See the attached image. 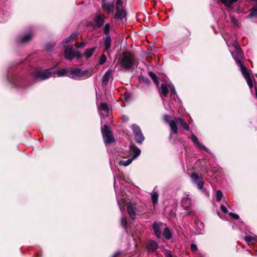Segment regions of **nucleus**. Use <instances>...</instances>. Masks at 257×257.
<instances>
[{
	"mask_svg": "<svg viewBox=\"0 0 257 257\" xmlns=\"http://www.w3.org/2000/svg\"><path fill=\"white\" fill-rule=\"evenodd\" d=\"M226 41V44L228 47L232 46L234 49V53H233L231 52L232 57L235 60L238 66L240 67V71L243 75L244 78L246 81V82L250 88H251L253 86L252 80L250 78L249 73L247 69L243 66L241 62V60L243 58V54L241 50L239 47L238 44L236 42V39L233 38L227 39L226 37L224 38Z\"/></svg>",
	"mask_w": 257,
	"mask_h": 257,
	"instance_id": "1",
	"label": "nucleus"
},
{
	"mask_svg": "<svg viewBox=\"0 0 257 257\" xmlns=\"http://www.w3.org/2000/svg\"><path fill=\"white\" fill-rule=\"evenodd\" d=\"M115 183V179L114 178V187L116 195L117 203L120 211L121 212L124 211L125 210L124 207L125 205H127V211L130 218L132 219H135L136 215V204L132 202L128 201V199L122 192H120L121 194H119V193L116 188Z\"/></svg>",
	"mask_w": 257,
	"mask_h": 257,
	"instance_id": "2",
	"label": "nucleus"
},
{
	"mask_svg": "<svg viewBox=\"0 0 257 257\" xmlns=\"http://www.w3.org/2000/svg\"><path fill=\"white\" fill-rule=\"evenodd\" d=\"M92 75V72L83 71L80 68H65V76L73 79H80L82 77H89Z\"/></svg>",
	"mask_w": 257,
	"mask_h": 257,
	"instance_id": "3",
	"label": "nucleus"
},
{
	"mask_svg": "<svg viewBox=\"0 0 257 257\" xmlns=\"http://www.w3.org/2000/svg\"><path fill=\"white\" fill-rule=\"evenodd\" d=\"M54 75H56L58 77L63 76L64 75V69H62L59 71H55L53 69H50L42 72H36L35 78L36 79L44 80Z\"/></svg>",
	"mask_w": 257,
	"mask_h": 257,
	"instance_id": "4",
	"label": "nucleus"
},
{
	"mask_svg": "<svg viewBox=\"0 0 257 257\" xmlns=\"http://www.w3.org/2000/svg\"><path fill=\"white\" fill-rule=\"evenodd\" d=\"M135 63V57L131 53L123 54L120 61V64L121 67L126 70L133 68Z\"/></svg>",
	"mask_w": 257,
	"mask_h": 257,
	"instance_id": "5",
	"label": "nucleus"
},
{
	"mask_svg": "<svg viewBox=\"0 0 257 257\" xmlns=\"http://www.w3.org/2000/svg\"><path fill=\"white\" fill-rule=\"evenodd\" d=\"M101 132L105 144H110L114 142V138L108 125H104L101 128Z\"/></svg>",
	"mask_w": 257,
	"mask_h": 257,
	"instance_id": "6",
	"label": "nucleus"
},
{
	"mask_svg": "<svg viewBox=\"0 0 257 257\" xmlns=\"http://www.w3.org/2000/svg\"><path fill=\"white\" fill-rule=\"evenodd\" d=\"M191 178L193 183L197 186L199 190L206 192V190L203 187L204 181L201 176L199 175L196 173H194L191 175Z\"/></svg>",
	"mask_w": 257,
	"mask_h": 257,
	"instance_id": "7",
	"label": "nucleus"
},
{
	"mask_svg": "<svg viewBox=\"0 0 257 257\" xmlns=\"http://www.w3.org/2000/svg\"><path fill=\"white\" fill-rule=\"evenodd\" d=\"M141 154V150L136 146L130 145L129 150L126 154H121L122 158H126L131 157L133 160L137 158Z\"/></svg>",
	"mask_w": 257,
	"mask_h": 257,
	"instance_id": "8",
	"label": "nucleus"
},
{
	"mask_svg": "<svg viewBox=\"0 0 257 257\" xmlns=\"http://www.w3.org/2000/svg\"><path fill=\"white\" fill-rule=\"evenodd\" d=\"M136 141L139 144H142L145 138L142 132L141 128L137 124H133L131 126Z\"/></svg>",
	"mask_w": 257,
	"mask_h": 257,
	"instance_id": "9",
	"label": "nucleus"
},
{
	"mask_svg": "<svg viewBox=\"0 0 257 257\" xmlns=\"http://www.w3.org/2000/svg\"><path fill=\"white\" fill-rule=\"evenodd\" d=\"M81 57V54L78 51L73 50L72 46L65 49V59L71 60L74 58L79 59Z\"/></svg>",
	"mask_w": 257,
	"mask_h": 257,
	"instance_id": "10",
	"label": "nucleus"
},
{
	"mask_svg": "<svg viewBox=\"0 0 257 257\" xmlns=\"http://www.w3.org/2000/svg\"><path fill=\"white\" fill-rule=\"evenodd\" d=\"M166 226L165 223L161 222H155L153 224V229L154 232V234L157 237L160 238L162 235L161 230L164 228Z\"/></svg>",
	"mask_w": 257,
	"mask_h": 257,
	"instance_id": "11",
	"label": "nucleus"
},
{
	"mask_svg": "<svg viewBox=\"0 0 257 257\" xmlns=\"http://www.w3.org/2000/svg\"><path fill=\"white\" fill-rule=\"evenodd\" d=\"M97 109L101 117H105L108 115L109 106L105 102H100L97 106Z\"/></svg>",
	"mask_w": 257,
	"mask_h": 257,
	"instance_id": "12",
	"label": "nucleus"
},
{
	"mask_svg": "<svg viewBox=\"0 0 257 257\" xmlns=\"http://www.w3.org/2000/svg\"><path fill=\"white\" fill-rule=\"evenodd\" d=\"M94 27L97 28L101 27L104 23V16L101 13H97L94 15L93 19Z\"/></svg>",
	"mask_w": 257,
	"mask_h": 257,
	"instance_id": "13",
	"label": "nucleus"
},
{
	"mask_svg": "<svg viewBox=\"0 0 257 257\" xmlns=\"http://www.w3.org/2000/svg\"><path fill=\"white\" fill-rule=\"evenodd\" d=\"M102 8L104 12L107 14L112 13L114 9L113 3H105L104 1H102Z\"/></svg>",
	"mask_w": 257,
	"mask_h": 257,
	"instance_id": "14",
	"label": "nucleus"
},
{
	"mask_svg": "<svg viewBox=\"0 0 257 257\" xmlns=\"http://www.w3.org/2000/svg\"><path fill=\"white\" fill-rule=\"evenodd\" d=\"M182 205L185 210H188L192 205L191 200L188 195H185L182 199Z\"/></svg>",
	"mask_w": 257,
	"mask_h": 257,
	"instance_id": "15",
	"label": "nucleus"
},
{
	"mask_svg": "<svg viewBox=\"0 0 257 257\" xmlns=\"http://www.w3.org/2000/svg\"><path fill=\"white\" fill-rule=\"evenodd\" d=\"M112 73V70H108L105 72V73L103 75L102 80V85L103 87H105L107 85L108 81L110 77L111 76Z\"/></svg>",
	"mask_w": 257,
	"mask_h": 257,
	"instance_id": "16",
	"label": "nucleus"
},
{
	"mask_svg": "<svg viewBox=\"0 0 257 257\" xmlns=\"http://www.w3.org/2000/svg\"><path fill=\"white\" fill-rule=\"evenodd\" d=\"M191 140L196 147L199 149L207 152V149L199 142L197 138L195 135H192L191 136Z\"/></svg>",
	"mask_w": 257,
	"mask_h": 257,
	"instance_id": "17",
	"label": "nucleus"
},
{
	"mask_svg": "<svg viewBox=\"0 0 257 257\" xmlns=\"http://www.w3.org/2000/svg\"><path fill=\"white\" fill-rule=\"evenodd\" d=\"M147 247L149 251L154 252L158 248V244L156 241L151 240L147 243Z\"/></svg>",
	"mask_w": 257,
	"mask_h": 257,
	"instance_id": "18",
	"label": "nucleus"
},
{
	"mask_svg": "<svg viewBox=\"0 0 257 257\" xmlns=\"http://www.w3.org/2000/svg\"><path fill=\"white\" fill-rule=\"evenodd\" d=\"M176 118L174 120H171L169 122V125L171 129V131L174 134H177L178 133V127L177 126V123H178V122H177Z\"/></svg>",
	"mask_w": 257,
	"mask_h": 257,
	"instance_id": "19",
	"label": "nucleus"
},
{
	"mask_svg": "<svg viewBox=\"0 0 257 257\" xmlns=\"http://www.w3.org/2000/svg\"><path fill=\"white\" fill-rule=\"evenodd\" d=\"M103 40L105 46L104 51H107L111 47V39L110 35H107L103 37Z\"/></svg>",
	"mask_w": 257,
	"mask_h": 257,
	"instance_id": "20",
	"label": "nucleus"
},
{
	"mask_svg": "<svg viewBox=\"0 0 257 257\" xmlns=\"http://www.w3.org/2000/svg\"><path fill=\"white\" fill-rule=\"evenodd\" d=\"M116 13L114 17L115 19H119L122 20L125 17V12L123 10V8H121L119 9H116Z\"/></svg>",
	"mask_w": 257,
	"mask_h": 257,
	"instance_id": "21",
	"label": "nucleus"
},
{
	"mask_svg": "<svg viewBox=\"0 0 257 257\" xmlns=\"http://www.w3.org/2000/svg\"><path fill=\"white\" fill-rule=\"evenodd\" d=\"M79 35V33L78 31L72 33L69 36L65 38V44L73 41L76 39Z\"/></svg>",
	"mask_w": 257,
	"mask_h": 257,
	"instance_id": "22",
	"label": "nucleus"
},
{
	"mask_svg": "<svg viewBox=\"0 0 257 257\" xmlns=\"http://www.w3.org/2000/svg\"><path fill=\"white\" fill-rule=\"evenodd\" d=\"M158 194L155 190V188L151 193V199L152 203L155 206V205L158 203Z\"/></svg>",
	"mask_w": 257,
	"mask_h": 257,
	"instance_id": "23",
	"label": "nucleus"
},
{
	"mask_svg": "<svg viewBox=\"0 0 257 257\" xmlns=\"http://www.w3.org/2000/svg\"><path fill=\"white\" fill-rule=\"evenodd\" d=\"M163 229L164 231L163 233V235L164 236V237L167 239H170L172 237V234L169 228L166 227L165 226H164V228H163Z\"/></svg>",
	"mask_w": 257,
	"mask_h": 257,
	"instance_id": "24",
	"label": "nucleus"
},
{
	"mask_svg": "<svg viewBox=\"0 0 257 257\" xmlns=\"http://www.w3.org/2000/svg\"><path fill=\"white\" fill-rule=\"evenodd\" d=\"M95 50V47H93V48H89V49H87L85 50V53H84L85 57L86 58H90L92 55V54L94 52Z\"/></svg>",
	"mask_w": 257,
	"mask_h": 257,
	"instance_id": "25",
	"label": "nucleus"
},
{
	"mask_svg": "<svg viewBox=\"0 0 257 257\" xmlns=\"http://www.w3.org/2000/svg\"><path fill=\"white\" fill-rule=\"evenodd\" d=\"M177 122H178V123H180L182 126L187 131L189 130V125L185 122V121L181 118H176Z\"/></svg>",
	"mask_w": 257,
	"mask_h": 257,
	"instance_id": "26",
	"label": "nucleus"
},
{
	"mask_svg": "<svg viewBox=\"0 0 257 257\" xmlns=\"http://www.w3.org/2000/svg\"><path fill=\"white\" fill-rule=\"evenodd\" d=\"M130 158H128L127 160H120L118 162V164L120 166H128L133 161V159L130 157Z\"/></svg>",
	"mask_w": 257,
	"mask_h": 257,
	"instance_id": "27",
	"label": "nucleus"
},
{
	"mask_svg": "<svg viewBox=\"0 0 257 257\" xmlns=\"http://www.w3.org/2000/svg\"><path fill=\"white\" fill-rule=\"evenodd\" d=\"M168 87L170 88L171 91V97L173 99H175V97L176 96V93L175 91V89L172 84L170 83L168 85Z\"/></svg>",
	"mask_w": 257,
	"mask_h": 257,
	"instance_id": "28",
	"label": "nucleus"
},
{
	"mask_svg": "<svg viewBox=\"0 0 257 257\" xmlns=\"http://www.w3.org/2000/svg\"><path fill=\"white\" fill-rule=\"evenodd\" d=\"M161 92L164 97H166L168 93V87L165 84H162L161 86Z\"/></svg>",
	"mask_w": 257,
	"mask_h": 257,
	"instance_id": "29",
	"label": "nucleus"
},
{
	"mask_svg": "<svg viewBox=\"0 0 257 257\" xmlns=\"http://www.w3.org/2000/svg\"><path fill=\"white\" fill-rule=\"evenodd\" d=\"M244 240L248 243L257 241V239H256V237L250 236V235L245 236L244 237Z\"/></svg>",
	"mask_w": 257,
	"mask_h": 257,
	"instance_id": "30",
	"label": "nucleus"
},
{
	"mask_svg": "<svg viewBox=\"0 0 257 257\" xmlns=\"http://www.w3.org/2000/svg\"><path fill=\"white\" fill-rule=\"evenodd\" d=\"M225 6L229 7L233 3H235L238 0H220Z\"/></svg>",
	"mask_w": 257,
	"mask_h": 257,
	"instance_id": "31",
	"label": "nucleus"
},
{
	"mask_svg": "<svg viewBox=\"0 0 257 257\" xmlns=\"http://www.w3.org/2000/svg\"><path fill=\"white\" fill-rule=\"evenodd\" d=\"M251 17L257 18V4L255 6V7L254 8L252 9L250 13L248 15V16L246 18H250Z\"/></svg>",
	"mask_w": 257,
	"mask_h": 257,
	"instance_id": "32",
	"label": "nucleus"
},
{
	"mask_svg": "<svg viewBox=\"0 0 257 257\" xmlns=\"http://www.w3.org/2000/svg\"><path fill=\"white\" fill-rule=\"evenodd\" d=\"M32 37V35L31 34H27L23 36L21 40V42L22 43H26L28 42Z\"/></svg>",
	"mask_w": 257,
	"mask_h": 257,
	"instance_id": "33",
	"label": "nucleus"
},
{
	"mask_svg": "<svg viewBox=\"0 0 257 257\" xmlns=\"http://www.w3.org/2000/svg\"><path fill=\"white\" fill-rule=\"evenodd\" d=\"M149 75L152 79L154 81V82L158 84L159 82V79L156 75L153 72H150Z\"/></svg>",
	"mask_w": 257,
	"mask_h": 257,
	"instance_id": "34",
	"label": "nucleus"
},
{
	"mask_svg": "<svg viewBox=\"0 0 257 257\" xmlns=\"http://www.w3.org/2000/svg\"><path fill=\"white\" fill-rule=\"evenodd\" d=\"M110 28V25L109 23H107L104 25L103 28V33L106 36L109 35L108 34L109 33Z\"/></svg>",
	"mask_w": 257,
	"mask_h": 257,
	"instance_id": "35",
	"label": "nucleus"
},
{
	"mask_svg": "<svg viewBox=\"0 0 257 257\" xmlns=\"http://www.w3.org/2000/svg\"><path fill=\"white\" fill-rule=\"evenodd\" d=\"M222 196L223 194L221 191H217L216 192V201L218 202L221 201Z\"/></svg>",
	"mask_w": 257,
	"mask_h": 257,
	"instance_id": "36",
	"label": "nucleus"
},
{
	"mask_svg": "<svg viewBox=\"0 0 257 257\" xmlns=\"http://www.w3.org/2000/svg\"><path fill=\"white\" fill-rule=\"evenodd\" d=\"M106 61V57L105 55L103 54L101 55L100 60H99V64L100 65H103Z\"/></svg>",
	"mask_w": 257,
	"mask_h": 257,
	"instance_id": "37",
	"label": "nucleus"
},
{
	"mask_svg": "<svg viewBox=\"0 0 257 257\" xmlns=\"http://www.w3.org/2000/svg\"><path fill=\"white\" fill-rule=\"evenodd\" d=\"M116 9H119L121 8H123L122 0H116Z\"/></svg>",
	"mask_w": 257,
	"mask_h": 257,
	"instance_id": "38",
	"label": "nucleus"
},
{
	"mask_svg": "<svg viewBox=\"0 0 257 257\" xmlns=\"http://www.w3.org/2000/svg\"><path fill=\"white\" fill-rule=\"evenodd\" d=\"M230 21L234 25L237 26L238 24V21L233 16L230 17Z\"/></svg>",
	"mask_w": 257,
	"mask_h": 257,
	"instance_id": "39",
	"label": "nucleus"
},
{
	"mask_svg": "<svg viewBox=\"0 0 257 257\" xmlns=\"http://www.w3.org/2000/svg\"><path fill=\"white\" fill-rule=\"evenodd\" d=\"M121 225L124 227L125 228V226L126 225V223H127V221H126V219L125 217H122L121 218Z\"/></svg>",
	"mask_w": 257,
	"mask_h": 257,
	"instance_id": "40",
	"label": "nucleus"
},
{
	"mask_svg": "<svg viewBox=\"0 0 257 257\" xmlns=\"http://www.w3.org/2000/svg\"><path fill=\"white\" fill-rule=\"evenodd\" d=\"M86 45V43L85 42H81L78 44H75V46L77 48L80 47H84Z\"/></svg>",
	"mask_w": 257,
	"mask_h": 257,
	"instance_id": "41",
	"label": "nucleus"
},
{
	"mask_svg": "<svg viewBox=\"0 0 257 257\" xmlns=\"http://www.w3.org/2000/svg\"><path fill=\"white\" fill-rule=\"evenodd\" d=\"M171 116L169 115H167V114H166L163 117V119L166 122V123H168V124L169 123V122L170 121V118Z\"/></svg>",
	"mask_w": 257,
	"mask_h": 257,
	"instance_id": "42",
	"label": "nucleus"
},
{
	"mask_svg": "<svg viewBox=\"0 0 257 257\" xmlns=\"http://www.w3.org/2000/svg\"><path fill=\"white\" fill-rule=\"evenodd\" d=\"M191 249L192 251H196L198 249L197 245L194 243H192L191 244Z\"/></svg>",
	"mask_w": 257,
	"mask_h": 257,
	"instance_id": "43",
	"label": "nucleus"
},
{
	"mask_svg": "<svg viewBox=\"0 0 257 257\" xmlns=\"http://www.w3.org/2000/svg\"><path fill=\"white\" fill-rule=\"evenodd\" d=\"M229 215L231 216L232 218H233L234 219H239V216L236 214H235L233 212H230L229 213Z\"/></svg>",
	"mask_w": 257,
	"mask_h": 257,
	"instance_id": "44",
	"label": "nucleus"
},
{
	"mask_svg": "<svg viewBox=\"0 0 257 257\" xmlns=\"http://www.w3.org/2000/svg\"><path fill=\"white\" fill-rule=\"evenodd\" d=\"M220 209L221 210V211L224 212V213H227L228 212V210H227V209L226 208V207L223 205H221V206H220Z\"/></svg>",
	"mask_w": 257,
	"mask_h": 257,
	"instance_id": "45",
	"label": "nucleus"
},
{
	"mask_svg": "<svg viewBox=\"0 0 257 257\" xmlns=\"http://www.w3.org/2000/svg\"><path fill=\"white\" fill-rule=\"evenodd\" d=\"M122 119L125 121H126L128 119V117L124 115L122 116Z\"/></svg>",
	"mask_w": 257,
	"mask_h": 257,
	"instance_id": "46",
	"label": "nucleus"
},
{
	"mask_svg": "<svg viewBox=\"0 0 257 257\" xmlns=\"http://www.w3.org/2000/svg\"><path fill=\"white\" fill-rule=\"evenodd\" d=\"M166 257H173L171 253L169 252H166Z\"/></svg>",
	"mask_w": 257,
	"mask_h": 257,
	"instance_id": "47",
	"label": "nucleus"
},
{
	"mask_svg": "<svg viewBox=\"0 0 257 257\" xmlns=\"http://www.w3.org/2000/svg\"><path fill=\"white\" fill-rule=\"evenodd\" d=\"M236 13H240V12H241V9H240V7L239 6H238V7H237V10H236Z\"/></svg>",
	"mask_w": 257,
	"mask_h": 257,
	"instance_id": "48",
	"label": "nucleus"
},
{
	"mask_svg": "<svg viewBox=\"0 0 257 257\" xmlns=\"http://www.w3.org/2000/svg\"><path fill=\"white\" fill-rule=\"evenodd\" d=\"M119 253H120V252H117L115 254H114V255H113V256H112V257H117V255H118V254H119Z\"/></svg>",
	"mask_w": 257,
	"mask_h": 257,
	"instance_id": "49",
	"label": "nucleus"
},
{
	"mask_svg": "<svg viewBox=\"0 0 257 257\" xmlns=\"http://www.w3.org/2000/svg\"><path fill=\"white\" fill-rule=\"evenodd\" d=\"M255 91L256 97L257 98V88L256 87H255Z\"/></svg>",
	"mask_w": 257,
	"mask_h": 257,
	"instance_id": "50",
	"label": "nucleus"
}]
</instances>
